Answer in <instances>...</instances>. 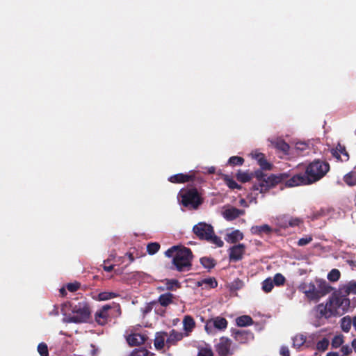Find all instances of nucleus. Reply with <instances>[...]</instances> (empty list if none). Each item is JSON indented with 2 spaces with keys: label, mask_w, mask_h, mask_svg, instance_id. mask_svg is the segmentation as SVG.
Wrapping results in <instances>:
<instances>
[{
  "label": "nucleus",
  "mask_w": 356,
  "mask_h": 356,
  "mask_svg": "<svg viewBox=\"0 0 356 356\" xmlns=\"http://www.w3.org/2000/svg\"><path fill=\"white\" fill-rule=\"evenodd\" d=\"M280 353L282 356H289L290 355V352H289V348L285 346H283L281 347Z\"/></svg>",
  "instance_id": "nucleus-55"
},
{
  "label": "nucleus",
  "mask_w": 356,
  "mask_h": 356,
  "mask_svg": "<svg viewBox=\"0 0 356 356\" xmlns=\"http://www.w3.org/2000/svg\"><path fill=\"white\" fill-rule=\"evenodd\" d=\"M339 312H337L330 298L325 303L318 305L315 308V315L317 318L314 323L316 327L325 324L323 319L327 320L332 317L339 316Z\"/></svg>",
  "instance_id": "nucleus-6"
},
{
  "label": "nucleus",
  "mask_w": 356,
  "mask_h": 356,
  "mask_svg": "<svg viewBox=\"0 0 356 356\" xmlns=\"http://www.w3.org/2000/svg\"><path fill=\"white\" fill-rule=\"evenodd\" d=\"M233 286L235 287L236 289H239L242 286V282L240 281L239 280H235L234 282H233Z\"/></svg>",
  "instance_id": "nucleus-56"
},
{
  "label": "nucleus",
  "mask_w": 356,
  "mask_h": 356,
  "mask_svg": "<svg viewBox=\"0 0 356 356\" xmlns=\"http://www.w3.org/2000/svg\"><path fill=\"white\" fill-rule=\"evenodd\" d=\"M351 345H352V347H353L354 351L356 353V339L353 340Z\"/></svg>",
  "instance_id": "nucleus-62"
},
{
  "label": "nucleus",
  "mask_w": 356,
  "mask_h": 356,
  "mask_svg": "<svg viewBox=\"0 0 356 356\" xmlns=\"http://www.w3.org/2000/svg\"><path fill=\"white\" fill-rule=\"evenodd\" d=\"M329 344V340L327 338H323V339L317 342L316 345V348L317 350L320 352H324L327 349Z\"/></svg>",
  "instance_id": "nucleus-37"
},
{
  "label": "nucleus",
  "mask_w": 356,
  "mask_h": 356,
  "mask_svg": "<svg viewBox=\"0 0 356 356\" xmlns=\"http://www.w3.org/2000/svg\"><path fill=\"white\" fill-rule=\"evenodd\" d=\"M273 283L277 286L283 285L285 282V277L281 273H277L275 275L273 280H272Z\"/></svg>",
  "instance_id": "nucleus-47"
},
{
  "label": "nucleus",
  "mask_w": 356,
  "mask_h": 356,
  "mask_svg": "<svg viewBox=\"0 0 356 356\" xmlns=\"http://www.w3.org/2000/svg\"><path fill=\"white\" fill-rule=\"evenodd\" d=\"M339 312H337L330 298L325 303L318 305L315 308V315L317 318L314 323L316 327L325 324L323 319L327 320L332 317L339 316Z\"/></svg>",
  "instance_id": "nucleus-5"
},
{
  "label": "nucleus",
  "mask_w": 356,
  "mask_h": 356,
  "mask_svg": "<svg viewBox=\"0 0 356 356\" xmlns=\"http://www.w3.org/2000/svg\"><path fill=\"white\" fill-rule=\"evenodd\" d=\"M312 240H313L312 236L307 235V236H305L300 238L298 241V245L299 246H304V245L309 244L310 242H312Z\"/></svg>",
  "instance_id": "nucleus-50"
},
{
  "label": "nucleus",
  "mask_w": 356,
  "mask_h": 356,
  "mask_svg": "<svg viewBox=\"0 0 356 356\" xmlns=\"http://www.w3.org/2000/svg\"><path fill=\"white\" fill-rule=\"evenodd\" d=\"M160 245L157 243H151L147 245V250L149 254H154L158 252L159 250Z\"/></svg>",
  "instance_id": "nucleus-44"
},
{
  "label": "nucleus",
  "mask_w": 356,
  "mask_h": 356,
  "mask_svg": "<svg viewBox=\"0 0 356 356\" xmlns=\"http://www.w3.org/2000/svg\"><path fill=\"white\" fill-rule=\"evenodd\" d=\"M300 289L309 300H318L329 292L330 287L326 281L318 279L314 282L303 283Z\"/></svg>",
  "instance_id": "nucleus-4"
},
{
  "label": "nucleus",
  "mask_w": 356,
  "mask_h": 356,
  "mask_svg": "<svg viewBox=\"0 0 356 356\" xmlns=\"http://www.w3.org/2000/svg\"><path fill=\"white\" fill-rule=\"evenodd\" d=\"M191 176L186 174H177L169 177L168 180L172 183H184L191 179Z\"/></svg>",
  "instance_id": "nucleus-24"
},
{
  "label": "nucleus",
  "mask_w": 356,
  "mask_h": 356,
  "mask_svg": "<svg viewBox=\"0 0 356 356\" xmlns=\"http://www.w3.org/2000/svg\"><path fill=\"white\" fill-rule=\"evenodd\" d=\"M289 216L285 215L279 216L275 219L276 225L283 229L289 227Z\"/></svg>",
  "instance_id": "nucleus-29"
},
{
  "label": "nucleus",
  "mask_w": 356,
  "mask_h": 356,
  "mask_svg": "<svg viewBox=\"0 0 356 356\" xmlns=\"http://www.w3.org/2000/svg\"><path fill=\"white\" fill-rule=\"evenodd\" d=\"M273 286V282L270 278H267L262 282V289L266 293L271 291Z\"/></svg>",
  "instance_id": "nucleus-40"
},
{
  "label": "nucleus",
  "mask_w": 356,
  "mask_h": 356,
  "mask_svg": "<svg viewBox=\"0 0 356 356\" xmlns=\"http://www.w3.org/2000/svg\"><path fill=\"white\" fill-rule=\"evenodd\" d=\"M295 147L300 152H304L309 149V145L305 142H298L296 143Z\"/></svg>",
  "instance_id": "nucleus-49"
},
{
  "label": "nucleus",
  "mask_w": 356,
  "mask_h": 356,
  "mask_svg": "<svg viewBox=\"0 0 356 356\" xmlns=\"http://www.w3.org/2000/svg\"><path fill=\"white\" fill-rule=\"evenodd\" d=\"M182 338L183 334L181 332L172 330L166 339V343L169 345H172L178 341H180Z\"/></svg>",
  "instance_id": "nucleus-28"
},
{
  "label": "nucleus",
  "mask_w": 356,
  "mask_h": 356,
  "mask_svg": "<svg viewBox=\"0 0 356 356\" xmlns=\"http://www.w3.org/2000/svg\"><path fill=\"white\" fill-rule=\"evenodd\" d=\"M103 268H104V270H106L107 272H110V271H111L113 269V265L104 266Z\"/></svg>",
  "instance_id": "nucleus-58"
},
{
  "label": "nucleus",
  "mask_w": 356,
  "mask_h": 356,
  "mask_svg": "<svg viewBox=\"0 0 356 356\" xmlns=\"http://www.w3.org/2000/svg\"><path fill=\"white\" fill-rule=\"evenodd\" d=\"M236 323L239 327H245L252 325L253 323V321L250 316L243 315L238 317L236 319Z\"/></svg>",
  "instance_id": "nucleus-27"
},
{
  "label": "nucleus",
  "mask_w": 356,
  "mask_h": 356,
  "mask_svg": "<svg viewBox=\"0 0 356 356\" xmlns=\"http://www.w3.org/2000/svg\"><path fill=\"white\" fill-rule=\"evenodd\" d=\"M302 223V220L300 218L289 217V227H298L300 226Z\"/></svg>",
  "instance_id": "nucleus-52"
},
{
  "label": "nucleus",
  "mask_w": 356,
  "mask_h": 356,
  "mask_svg": "<svg viewBox=\"0 0 356 356\" xmlns=\"http://www.w3.org/2000/svg\"><path fill=\"white\" fill-rule=\"evenodd\" d=\"M353 325V319L347 316L341 319V328L345 332H348Z\"/></svg>",
  "instance_id": "nucleus-31"
},
{
  "label": "nucleus",
  "mask_w": 356,
  "mask_h": 356,
  "mask_svg": "<svg viewBox=\"0 0 356 356\" xmlns=\"http://www.w3.org/2000/svg\"><path fill=\"white\" fill-rule=\"evenodd\" d=\"M231 341L226 337H221L216 345V350L220 356H226L231 354Z\"/></svg>",
  "instance_id": "nucleus-15"
},
{
  "label": "nucleus",
  "mask_w": 356,
  "mask_h": 356,
  "mask_svg": "<svg viewBox=\"0 0 356 356\" xmlns=\"http://www.w3.org/2000/svg\"><path fill=\"white\" fill-rule=\"evenodd\" d=\"M118 296V294L113 292L104 291L98 295V300L101 301L108 300L113 299Z\"/></svg>",
  "instance_id": "nucleus-38"
},
{
  "label": "nucleus",
  "mask_w": 356,
  "mask_h": 356,
  "mask_svg": "<svg viewBox=\"0 0 356 356\" xmlns=\"http://www.w3.org/2000/svg\"><path fill=\"white\" fill-rule=\"evenodd\" d=\"M60 294H61L63 296H65V293H66V290H65V289L64 287L61 288V289H60Z\"/></svg>",
  "instance_id": "nucleus-63"
},
{
  "label": "nucleus",
  "mask_w": 356,
  "mask_h": 356,
  "mask_svg": "<svg viewBox=\"0 0 356 356\" xmlns=\"http://www.w3.org/2000/svg\"><path fill=\"white\" fill-rule=\"evenodd\" d=\"M166 334L164 332L157 333L154 339V346L156 349H161L165 345Z\"/></svg>",
  "instance_id": "nucleus-26"
},
{
  "label": "nucleus",
  "mask_w": 356,
  "mask_h": 356,
  "mask_svg": "<svg viewBox=\"0 0 356 356\" xmlns=\"http://www.w3.org/2000/svg\"><path fill=\"white\" fill-rule=\"evenodd\" d=\"M344 342V337L342 334H338L333 337L331 346L332 348H339Z\"/></svg>",
  "instance_id": "nucleus-36"
},
{
  "label": "nucleus",
  "mask_w": 356,
  "mask_h": 356,
  "mask_svg": "<svg viewBox=\"0 0 356 356\" xmlns=\"http://www.w3.org/2000/svg\"><path fill=\"white\" fill-rule=\"evenodd\" d=\"M339 292H343V294H346V297L350 293L356 294V282H349Z\"/></svg>",
  "instance_id": "nucleus-32"
},
{
  "label": "nucleus",
  "mask_w": 356,
  "mask_h": 356,
  "mask_svg": "<svg viewBox=\"0 0 356 356\" xmlns=\"http://www.w3.org/2000/svg\"><path fill=\"white\" fill-rule=\"evenodd\" d=\"M198 356H213L211 347L208 344H205L204 346H200L199 348Z\"/></svg>",
  "instance_id": "nucleus-34"
},
{
  "label": "nucleus",
  "mask_w": 356,
  "mask_h": 356,
  "mask_svg": "<svg viewBox=\"0 0 356 356\" xmlns=\"http://www.w3.org/2000/svg\"><path fill=\"white\" fill-rule=\"evenodd\" d=\"M163 284L165 286L166 290L173 291L177 288L180 287V284L177 280H164L163 281Z\"/></svg>",
  "instance_id": "nucleus-33"
},
{
  "label": "nucleus",
  "mask_w": 356,
  "mask_h": 356,
  "mask_svg": "<svg viewBox=\"0 0 356 356\" xmlns=\"http://www.w3.org/2000/svg\"><path fill=\"white\" fill-rule=\"evenodd\" d=\"M332 154L337 160L342 162L347 161L349 159V155L346 150L345 147L339 144L336 148L332 149Z\"/></svg>",
  "instance_id": "nucleus-17"
},
{
  "label": "nucleus",
  "mask_w": 356,
  "mask_h": 356,
  "mask_svg": "<svg viewBox=\"0 0 356 356\" xmlns=\"http://www.w3.org/2000/svg\"><path fill=\"white\" fill-rule=\"evenodd\" d=\"M329 298L337 312H339V316L348 312L350 302L343 292H335Z\"/></svg>",
  "instance_id": "nucleus-10"
},
{
  "label": "nucleus",
  "mask_w": 356,
  "mask_h": 356,
  "mask_svg": "<svg viewBox=\"0 0 356 356\" xmlns=\"http://www.w3.org/2000/svg\"><path fill=\"white\" fill-rule=\"evenodd\" d=\"M272 229L266 224L262 225L252 226L250 229L251 233L253 234H261L262 233H270Z\"/></svg>",
  "instance_id": "nucleus-25"
},
{
  "label": "nucleus",
  "mask_w": 356,
  "mask_h": 356,
  "mask_svg": "<svg viewBox=\"0 0 356 356\" xmlns=\"http://www.w3.org/2000/svg\"><path fill=\"white\" fill-rule=\"evenodd\" d=\"M38 351L41 356H48V348L46 343H40L38 346Z\"/></svg>",
  "instance_id": "nucleus-46"
},
{
  "label": "nucleus",
  "mask_w": 356,
  "mask_h": 356,
  "mask_svg": "<svg viewBox=\"0 0 356 356\" xmlns=\"http://www.w3.org/2000/svg\"><path fill=\"white\" fill-rule=\"evenodd\" d=\"M343 181L348 186H355L356 184V172H350L346 174L343 177Z\"/></svg>",
  "instance_id": "nucleus-35"
},
{
  "label": "nucleus",
  "mask_w": 356,
  "mask_h": 356,
  "mask_svg": "<svg viewBox=\"0 0 356 356\" xmlns=\"http://www.w3.org/2000/svg\"><path fill=\"white\" fill-rule=\"evenodd\" d=\"M245 247L243 244L239 243L229 249V259L232 261H237L243 258Z\"/></svg>",
  "instance_id": "nucleus-14"
},
{
  "label": "nucleus",
  "mask_w": 356,
  "mask_h": 356,
  "mask_svg": "<svg viewBox=\"0 0 356 356\" xmlns=\"http://www.w3.org/2000/svg\"><path fill=\"white\" fill-rule=\"evenodd\" d=\"M194 233L201 239L207 240L218 247H222L223 241L214 234L213 227L205 222H199L193 229Z\"/></svg>",
  "instance_id": "nucleus-8"
},
{
  "label": "nucleus",
  "mask_w": 356,
  "mask_h": 356,
  "mask_svg": "<svg viewBox=\"0 0 356 356\" xmlns=\"http://www.w3.org/2000/svg\"><path fill=\"white\" fill-rule=\"evenodd\" d=\"M227 327V321L222 317L217 316L207 320L204 329L209 335H215L218 332L225 330Z\"/></svg>",
  "instance_id": "nucleus-11"
},
{
  "label": "nucleus",
  "mask_w": 356,
  "mask_h": 356,
  "mask_svg": "<svg viewBox=\"0 0 356 356\" xmlns=\"http://www.w3.org/2000/svg\"><path fill=\"white\" fill-rule=\"evenodd\" d=\"M243 238V234L238 229H235L225 236V241L229 243H235Z\"/></svg>",
  "instance_id": "nucleus-19"
},
{
  "label": "nucleus",
  "mask_w": 356,
  "mask_h": 356,
  "mask_svg": "<svg viewBox=\"0 0 356 356\" xmlns=\"http://www.w3.org/2000/svg\"><path fill=\"white\" fill-rule=\"evenodd\" d=\"M249 155L252 159L257 161L262 170H269L272 168V164L266 159L263 153L254 150Z\"/></svg>",
  "instance_id": "nucleus-13"
},
{
  "label": "nucleus",
  "mask_w": 356,
  "mask_h": 356,
  "mask_svg": "<svg viewBox=\"0 0 356 356\" xmlns=\"http://www.w3.org/2000/svg\"><path fill=\"white\" fill-rule=\"evenodd\" d=\"M270 143L279 150L282 151L285 154L289 153L290 147L285 141L282 139H276L275 140H270Z\"/></svg>",
  "instance_id": "nucleus-23"
},
{
  "label": "nucleus",
  "mask_w": 356,
  "mask_h": 356,
  "mask_svg": "<svg viewBox=\"0 0 356 356\" xmlns=\"http://www.w3.org/2000/svg\"><path fill=\"white\" fill-rule=\"evenodd\" d=\"M341 352L343 353V356H346L348 355L352 352V349L350 348L348 345H345L341 346Z\"/></svg>",
  "instance_id": "nucleus-54"
},
{
  "label": "nucleus",
  "mask_w": 356,
  "mask_h": 356,
  "mask_svg": "<svg viewBox=\"0 0 356 356\" xmlns=\"http://www.w3.org/2000/svg\"><path fill=\"white\" fill-rule=\"evenodd\" d=\"M200 285L208 288H215L217 286V282L214 278H207L201 281V282H199Z\"/></svg>",
  "instance_id": "nucleus-39"
},
{
  "label": "nucleus",
  "mask_w": 356,
  "mask_h": 356,
  "mask_svg": "<svg viewBox=\"0 0 356 356\" xmlns=\"http://www.w3.org/2000/svg\"><path fill=\"white\" fill-rule=\"evenodd\" d=\"M339 277L340 273L337 269L332 270L327 275V279L332 282L337 281L339 279Z\"/></svg>",
  "instance_id": "nucleus-43"
},
{
  "label": "nucleus",
  "mask_w": 356,
  "mask_h": 356,
  "mask_svg": "<svg viewBox=\"0 0 356 356\" xmlns=\"http://www.w3.org/2000/svg\"><path fill=\"white\" fill-rule=\"evenodd\" d=\"M127 340L131 346H139L145 342V337L139 333H134L130 334Z\"/></svg>",
  "instance_id": "nucleus-20"
},
{
  "label": "nucleus",
  "mask_w": 356,
  "mask_h": 356,
  "mask_svg": "<svg viewBox=\"0 0 356 356\" xmlns=\"http://www.w3.org/2000/svg\"><path fill=\"white\" fill-rule=\"evenodd\" d=\"M165 254L168 257H173V264L179 271L188 270L191 266L192 252L187 248L172 246Z\"/></svg>",
  "instance_id": "nucleus-3"
},
{
  "label": "nucleus",
  "mask_w": 356,
  "mask_h": 356,
  "mask_svg": "<svg viewBox=\"0 0 356 356\" xmlns=\"http://www.w3.org/2000/svg\"><path fill=\"white\" fill-rule=\"evenodd\" d=\"M353 326L354 329L356 330V316L353 318Z\"/></svg>",
  "instance_id": "nucleus-64"
},
{
  "label": "nucleus",
  "mask_w": 356,
  "mask_h": 356,
  "mask_svg": "<svg viewBox=\"0 0 356 356\" xmlns=\"http://www.w3.org/2000/svg\"><path fill=\"white\" fill-rule=\"evenodd\" d=\"M180 203L188 209H197L202 203L200 197L196 189H181L178 194Z\"/></svg>",
  "instance_id": "nucleus-9"
},
{
  "label": "nucleus",
  "mask_w": 356,
  "mask_h": 356,
  "mask_svg": "<svg viewBox=\"0 0 356 356\" xmlns=\"http://www.w3.org/2000/svg\"><path fill=\"white\" fill-rule=\"evenodd\" d=\"M330 170L328 163L315 160L309 163L305 173H298L286 181V186L295 187L302 185H310L321 179Z\"/></svg>",
  "instance_id": "nucleus-1"
},
{
  "label": "nucleus",
  "mask_w": 356,
  "mask_h": 356,
  "mask_svg": "<svg viewBox=\"0 0 356 356\" xmlns=\"http://www.w3.org/2000/svg\"><path fill=\"white\" fill-rule=\"evenodd\" d=\"M281 181V178L274 175H262L259 178L258 184L253 186V192L250 194V202L256 203V195L266 192L270 188L274 186Z\"/></svg>",
  "instance_id": "nucleus-7"
},
{
  "label": "nucleus",
  "mask_w": 356,
  "mask_h": 356,
  "mask_svg": "<svg viewBox=\"0 0 356 356\" xmlns=\"http://www.w3.org/2000/svg\"><path fill=\"white\" fill-rule=\"evenodd\" d=\"M150 353H149L145 349H136L134 350L129 356H149Z\"/></svg>",
  "instance_id": "nucleus-51"
},
{
  "label": "nucleus",
  "mask_w": 356,
  "mask_h": 356,
  "mask_svg": "<svg viewBox=\"0 0 356 356\" xmlns=\"http://www.w3.org/2000/svg\"><path fill=\"white\" fill-rule=\"evenodd\" d=\"M184 330L186 332V335L188 336L195 327V323L193 318L190 316H186L183 320Z\"/></svg>",
  "instance_id": "nucleus-22"
},
{
  "label": "nucleus",
  "mask_w": 356,
  "mask_h": 356,
  "mask_svg": "<svg viewBox=\"0 0 356 356\" xmlns=\"http://www.w3.org/2000/svg\"><path fill=\"white\" fill-rule=\"evenodd\" d=\"M326 356H339L338 353L336 352H330L327 353Z\"/></svg>",
  "instance_id": "nucleus-61"
},
{
  "label": "nucleus",
  "mask_w": 356,
  "mask_h": 356,
  "mask_svg": "<svg viewBox=\"0 0 356 356\" xmlns=\"http://www.w3.org/2000/svg\"><path fill=\"white\" fill-rule=\"evenodd\" d=\"M205 170H207V172L209 173V174H213L216 171L215 167H213V166L209 167V168H206Z\"/></svg>",
  "instance_id": "nucleus-57"
},
{
  "label": "nucleus",
  "mask_w": 356,
  "mask_h": 356,
  "mask_svg": "<svg viewBox=\"0 0 356 356\" xmlns=\"http://www.w3.org/2000/svg\"><path fill=\"white\" fill-rule=\"evenodd\" d=\"M225 181L228 187L231 189L240 188L241 186L233 179L229 178L227 176L225 177Z\"/></svg>",
  "instance_id": "nucleus-48"
},
{
  "label": "nucleus",
  "mask_w": 356,
  "mask_h": 356,
  "mask_svg": "<svg viewBox=\"0 0 356 356\" xmlns=\"http://www.w3.org/2000/svg\"><path fill=\"white\" fill-rule=\"evenodd\" d=\"M173 298V294L170 293H166L159 296V302L161 304V305L166 307L172 302Z\"/></svg>",
  "instance_id": "nucleus-30"
},
{
  "label": "nucleus",
  "mask_w": 356,
  "mask_h": 356,
  "mask_svg": "<svg viewBox=\"0 0 356 356\" xmlns=\"http://www.w3.org/2000/svg\"><path fill=\"white\" fill-rule=\"evenodd\" d=\"M111 306L109 305H106L103 306L99 311H97L95 314V319L96 321L99 325H104L108 319V312L111 309Z\"/></svg>",
  "instance_id": "nucleus-18"
},
{
  "label": "nucleus",
  "mask_w": 356,
  "mask_h": 356,
  "mask_svg": "<svg viewBox=\"0 0 356 356\" xmlns=\"http://www.w3.org/2000/svg\"><path fill=\"white\" fill-rule=\"evenodd\" d=\"M201 264L206 268H211L214 266L215 264L213 260L210 258L203 257L200 259Z\"/></svg>",
  "instance_id": "nucleus-45"
},
{
  "label": "nucleus",
  "mask_w": 356,
  "mask_h": 356,
  "mask_svg": "<svg viewBox=\"0 0 356 356\" xmlns=\"http://www.w3.org/2000/svg\"><path fill=\"white\" fill-rule=\"evenodd\" d=\"M67 289L68 291L71 292L76 291L79 288V284L77 282L75 283H69L67 284Z\"/></svg>",
  "instance_id": "nucleus-53"
},
{
  "label": "nucleus",
  "mask_w": 356,
  "mask_h": 356,
  "mask_svg": "<svg viewBox=\"0 0 356 356\" xmlns=\"http://www.w3.org/2000/svg\"><path fill=\"white\" fill-rule=\"evenodd\" d=\"M236 178L241 182H247L250 179L251 177L248 172L238 171L236 174Z\"/></svg>",
  "instance_id": "nucleus-42"
},
{
  "label": "nucleus",
  "mask_w": 356,
  "mask_h": 356,
  "mask_svg": "<svg viewBox=\"0 0 356 356\" xmlns=\"http://www.w3.org/2000/svg\"><path fill=\"white\" fill-rule=\"evenodd\" d=\"M240 204H241V206L245 207H248V203L246 202V201H245L244 199H241V200H240Z\"/></svg>",
  "instance_id": "nucleus-60"
},
{
  "label": "nucleus",
  "mask_w": 356,
  "mask_h": 356,
  "mask_svg": "<svg viewBox=\"0 0 356 356\" xmlns=\"http://www.w3.org/2000/svg\"><path fill=\"white\" fill-rule=\"evenodd\" d=\"M244 159L240 156H231L228 160V164L231 165H242L243 164Z\"/></svg>",
  "instance_id": "nucleus-41"
},
{
  "label": "nucleus",
  "mask_w": 356,
  "mask_h": 356,
  "mask_svg": "<svg viewBox=\"0 0 356 356\" xmlns=\"http://www.w3.org/2000/svg\"><path fill=\"white\" fill-rule=\"evenodd\" d=\"M318 337V333H312L309 335V339L314 341Z\"/></svg>",
  "instance_id": "nucleus-59"
},
{
  "label": "nucleus",
  "mask_w": 356,
  "mask_h": 356,
  "mask_svg": "<svg viewBox=\"0 0 356 356\" xmlns=\"http://www.w3.org/2000/svg\"><path fill=\"white\" fill-rule=\"evenodd\" d=\"M244 210L238 209L229 205L225 206L221 212L223 218L228 221L234 220L240 216L244 215Z\"/></svg>",
  "instance_id": "nucleus-12"
},
{
  "label": "nucleus",
  "mask_w": 356,
  "mask_h": 356,
  "mask_svg": "<svg viewBox=\"0 0 356 356\" xmlns=\"http://www.w3.org/2000/svg\"><path fill=\"white\" fill-rule=\"evenodd\" d=\"M234 337L238 343H244L252 337V334L246 331H236L234 333Z\"/></svg>",
  "instance_id": "nucleus-21"
},
{
  "label": "nucleus",
  "mask_w": 356,
  "mask_h": 356,
  "mask_svg": "<svg viewBox=\"0 0 356 356\" xmlns=\"http://www.w3.org/2000/svg\"><path fill=\"white\" fill-rule=\"evenodd\" d=\"M61 313L64 316L63 321L67 323H85L90 316V311L85 302H79L77 304L70 302L63 303Z\"/></svg>",
  "instance_id": "nucleus-2"
},
{
  "label": "nucleus",
  "mask_w": 356,
  "mask_h": 356,
  "mask_svg": "<svg viewBox=\"0 0 356 356\" xmlns=\"http://www.w3.org/2000/svg\"><path fill=\"white\" fill-rule=\"evenodd\" d=\"M293 347L299 349L304 345L309 348L312 346L310 341H307V337L303 334H297L292 337Z\"/></svg>",
  "instance_id": "nucleus-16"
}]
</instances>
